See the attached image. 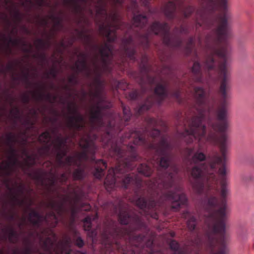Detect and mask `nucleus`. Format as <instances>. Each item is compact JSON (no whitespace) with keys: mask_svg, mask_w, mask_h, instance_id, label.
Masks as SVG:
<instances>
[{"mask_svg":"<svg viewBox=\"0 0 254 254\" xmlns=\"http://www.w3.org/2000/svg\"><path fill=\"white\" fill-rule=\"evenodd\" d=\"M90 127L92 130H98L104 126L103 116L98 115L90 112L89 119Z\"/></svg>","mask_w":254,"mask_h":254,"instance_id":"aec40b11","label":"nucleus"},{"mask_svg":"<svg viewBox=\"0 0 254 254\" xmlns=\"http://www.w3.org/2000/svg\"><path fill=\"white\" fill-rule=\"evenodd\" d=\"M38 3V5L41 7L44 5L46 0H35Z\"/></svg>","mask_w":254,"mask_h":254,"instance_id":"680f3d73","label":"nucleus"},{"mask_svg":"<svg viewBox=\"0 0 254 254\" xmlns=\"http://www.w3.org/2000/svg\"><path fill=\"white\" fill-rule=\"evenodd\" d=\"M38 58L42 61H45L46 60V56L45 53H41L37 56Z\"/></svg>","mask_w":254,"mask_h":254,"instance_id":"bf43d9fd","label":"nucleus"},{"mask_svg":"<svg viewBox=\"0 0 254 254\" xmlns=\"http://www.w3.org/2000/svg\"><path fill=\"white\" fill-rule=\"evenodd\" d=\"M103 68L110 72L112 70L111 64L113 60V48L109 43H105L99 48Z\"/></svg>","mask_w":254,"mask_h":254,"instance_id":"ddd939ff","label":"nucleus"},{"mask_svg":"<svg viewBox=\"0 0 254 254\" xmlns=\"http://www.w3.org/2000/svg\"><path fill=\"white\" fill-rule=\"evenodd\" d=\"M5 216L6 219L10 221H13L15 219V214L12 212L5 213Z\"/></svg>","mask_w":254,"mask_h":254,"instance_id":"5fc2aeb1","label":"nucleus"},{"mask_svg":"<svg viewBox=\"0 0 254 254\" xmlns=\"http://www.w3.org/2000/svg\"><path fill=\"white\" fill-rule=\"evenodd\" d=\"M22 153L25 155L27 159L29 160H32L33 163H32V165H34L35 164V159L34 157H33L31 155H29L27 151H26V149L25 148H24L23 150H22Z\"/></svg>","mask_w":254,"mask_h":254,"instance_id":"09e8293b","label":"nucleus"},{"mask_svg":"<svg viewBox=\"0 0 254 254\" xmlns=\"http://www.w3.org/2000/svg\"><path fill=\"white\" fill-rule=\"evenodd\" d=\"M25 124L26 125H31V126L34 125V123L32 122L29 119H27L25 121Z\"/></svg>","mask_w":254,"mask_h":254,"instance_id":"0e129e2a","label":"nucleus"},{"mask_svg":"<svg viewBox=\"0 0 254 254\" xmlns=\"http://www.w3.org/2000/svg\"><path fill=\"white\" fill-rule=\"evenodd\" d=\"M6 140L7 145L9 147V151H10L11 146L14 147V144L18 142V139L16 135L11 132L6 134Z\"/></svg>","mask_w":254,"mask_h":254,"instance_id":"2f4dec72","label":"nucleus"},{"mask_svg":"<svg viewBox=\"0 0 254 254\" xmlns=\"http://www.w3.org/2000/svg\"><path fill=\"white\" fill-rule=\"evenodd\" d=\"M97 56H95L92 60V64L94 66V73L96 75V77L94 79V82L96 85L95 91H90V95L93 98H96L98 100V103H103L106 101V98L103 94L102 92V82L101 80L100 66L97 64Z\"/></svg>","mask_w":254,"mask_h":254,"instance_id":"f8f14e48","label":"nucleus"},{"mask_svg":"<svg viewBox=\"0 0 254 254\" xmlns=\"http://www.w3.org/2000/svg\"><path fill=\"white\" fill-rule=\"evenodd\" d=\"M57 178L61 183H65L68 180V177L65 173L61 174L59 177L57 176Z\"/></svg>","mask_w":254,"mask_h":254,"instance_id":"c03bdc74","label":"nucleus"},{"mask_svg":"<svg viewBox=\"0 0 254 254\" xmlns=\"http://www.w3.org/2000/svg\"><path fill=\"white\" fill-rule=\"evenodd\" d=\"M64 164L62 166H59V168H66L68 167L69 173H70V170L69 169L70 167L72 165L79 167L80 166V162H78L77 158L75 156H68L65 158V160H64Z\"/></svg>","mask_w":254,"mask_h":254,"instance_id":"393cba45","label":"nucleus"},{"mask_svg":"<svg viewBox=\"0 0 254 254\" xmlns=\"http://www.w3.org/2000/svg\"><path fill=\"white\" fill-rule=\"evenodd\" d=\"M51 139V135L49 131H45L42 132L38 137V141L43 144L40 148L39 151L42 156H48L49 155L51 145L49 143Z\"/></svg>","mask_w":254,"mask_h":254,"instance_id":"f3484780","label":"nucleus"},{"mask_svg":"<svg viewBox=\"0 0 254 254\" xmlns=\"http://www.w3.org/2000/svg\"><path fill=\"white\" fill-rule=\"evenodd\" d=\"M75 254H85V253L77 251L75 253Z\"/></svg>","mask_w":254,"mask_h":254,"instance_id":"774afa93","label":"nucleus"},{"mask_svg":"<svg viewBox=\"0 0 254 254\" xmlns=\"http://www.w3.org/2000/svg\"><path fill=\"white\" fill-rule=\"evenodd\" d=\"M29 69H27V71L25 72H23L22 78L28 84H30V82L29 81Z\"/></svg>","mask_w":254,"mask_h":254,"instance_id":"8fccbe9b","label":"nucleus"},{"mask_svg":"<svg viewBox=\"0 0 254 254\" xmlns=\"http://www.w3.org/2000/svg\"><path fill=\"white\" fill-rule=\"evenodd\" d=\"M193 76L191 78L188 77L187 81H181L183 87H186L189 89L193 87V82H203V75L201 71V65L197 61L194 62L191 68Z\"/></svg>","mask_w":254,"mask_h":254,"instance_id":"2eb2a0df","label":"nucleus"},{"mask_svg":"<svg viewBox=\"0 0 254 254\" xmlns=\"http://www.w3.org/2000/svg\"><path fill=\"white\" fill-rule=\"evenodd\" d=\"M124 2V0H113V3L115 6L117 5L122 6Z\"/></svg>","mask_w":254,"mask_h":254,"instance_id":"4d7b16f0","label":"nucleus"},{"mask_svg":"<svg viewBox=\"0 0 254 254\" xmlns=\"http://www.w3.org/2000/svg\"><path fill=\"white\" fill-rule=\"evenodd\" d=\"M78 57L79 58H81V59H87V54H86L85 53H80L78 55Z\"/></svg>","mask_w":254,"mask_h":254,"instance_id":"e2e57ef3","label":"nucleus"},{"mask_svg":"<svg viewBox=\"0 0 254 254\" xmlns=\"http://www.w3.org/2000/svg\"><path fill=\"white\" fill-rule=\"evenodd\" d=\"M35 44L38 49H44L46 48H49L51 45L49 40L47 41H45L42 39H37Z\"/></svg>","mask_w":254,"mask_h":254,"instance_id":"f704fd0d","label":"nucleus"},{"mask_svg":"<svg viewBox=\"0 0 254 254\" xmlns=\"http://www.w3.org/2000/svg\"><path fill=\"white\" fill-rule=\"evenodd\" d=\"M177 8L185 18L189 17L194 11V8L191 5H186L183 0H174L168 1L164 6L163 12L165 16L169 19L176 17Z\"/></svg>","mask_w":254,"mask_h":254,"instance_id":"9d476101","label":"nucleus"},{"mask_svg":"<svg viewBox=\"0 0 254 254\" xmlns=\"http://www.w3.org/2000/svg\"><path fill=\"white\" fill-rule=\"evenodd\" d=\"M10 113L12 115L15 119L17 120L20 118V110L18 107H15L13 109L11 110Z\"/></svg>","mask_w":254,"mask_h":254,"instance_id":"79ce46f5","label":"nucleus"},{"mask_svg":"<svg viewBox=\"0 0 254 254\" xmlns=\"http://www.w3.org/2000/svg\"><path fill=\"white\" fill-rule=\"evenodd\" d=\"M202 9L196 12V28L202 26L206 29L214 28L212 34L207 38V42L212 46L205 56L203 65L206 78H213L219 75L220 83H230V75L228 69V61L230 46L227 41L230 29L226 13L216 14L217 11L224 12L227 0H204Z\"/></svg>","mask_w":254,"mask_h":254,"instance_id":"f03ea898","label":"nucleus"},{"mask_svg":"<svg viewBox=\"0 0 254 254\" xmlns=\"http://www.w3.org/2000/svg\"><path fill=\"white\" fill-rule=\"evenodd\" d=\"M96 138L97 136L95 134H94L93 138H91L90 133L85 132V135L81 137L79 143V145L82 149V151L78 152L75 157L78 162H80V166L83 161H89V164L93 166L94 177L97 179H100L105 175L107 165L106 162L102 159L96 160L95 159L94 155L97 147L93 139H95Z\"/></svg>","mask_w":254,"mask_h":254,"instance_id":"0eeeda50","label":"nucleus"},{"mask_svg":"<svg viewBox=\"0 0 254 254\" xmlns=\"http://www.w3.org/2000/svg\"><path fill=\"white\" fill-rule=\"evenodd\" d=\"M11 200L12 202V205L14 206L15 204L21 206L25 203L24 199H20L17 195L12 194L11 196Z\"/></svg>","mask_w":254,"mask_h":254,"instance_id":"e433bc0d","label":"nucleus"},{"mask_svg":"<svg viewBox=\"0 0 254 254\" xmlns=\"http://www.w3.org/2000/svg\"><path fill=\"white\" fill-rule=\"evenodd\" d=\"M106 3L104 0H98L96 5L97 13L98 14L104 16L106 17V23H102L99 26V30L101 33L105 36L109 42H113L117 40V35L116 31L122 29L123 26H127V33L131 32L135 33L137 39V32L138 31L134 28H138L139 29L143 28L147 24V18L143 14L136 13L135 11L137 10L138 5L136 1H133L132 6L134 9L133 10L132 23L131 25L127 24L122 22L120 19V15L117 12H113L110 14L107 12Z\"/></svg>","mask_w":254,"mask_h":254,"instance_id":"39448f33","label":"nucleus"},{"mask_svg":"<svg viewBox=\"0 0 254 254\" xmlns=\"http://www.w3.org/2000/svg\"><path fill=\"white\" fill-rule=\"evenodd\" d=\"M142 5L147 8L149 9V3L150 0H140Z\"/></svg>","mask_w":254,"mask_h":254,"instance_id":"13d9d810","label":"nucleus"},{"mask_svg":"<svg viewBox=\"0 0 254 254\" xmlns=\"http://www.w3.org/2000/svg\"><path fill=\"white\" fill-rule=\"evenodd\" d=\"M16 190L19 193L22 194L24 191L25 186L23 184H20L17 186Z\"/></svg>","mask_w":254,"mask_h":254,"instance_id":"603ef678","label":"nucleus"},{"mask_svg":"<svg viewBox=\"0 0 254 254\" xmlns=\"http://www.w3.org/2000/svg\"><path fill=\"white\" fill-rule=\"evenodd\" d=\"M72 69H76L77 72H81L87 78L90 77L92 72L91 69L87 64V59L78 60L72 67Z\"/></svg>","mask_w":254,"mask_h":254,"instance_id":"a211bd4d","label":"nucleus"},{"mask_svg":"<svg viewBox=\"0 0 254 254\" xmlns=\"http://www.w3.org/2000/svg\"><path fill=\"white\" fill-rule=\"evenodd\" d=\"M122 108L123 116H119L120 125L110 121L107 139L103 140L110 155L117 161L116 167L108 170L104 186L111 191L116 187L127 189L132 185L139 213L157 219L158 212L167 205L177 211L188 201L181 187L175 183L179 168L173 163V145L165 136L155 142L161 132L154 128L157 121L152 118L146 119L147 125L152 129L129 130L117 142L116 134L122 130V124L127 125L131 115L128 107L122 104Z\"/></svg>","mask_w":254,"mask_h":254,"instance_id":"f257e3e1","label":"nucleus"},{"mask_svg":"<svg viewBox=\"0 0 254 254\" xmlns=\"http://www.w3.org/2000/svg\"><path fill=\"white\" fill-rule=\"evenodd\" d=\"M195 46V38L193 37H190L186 45L184 47V51L187 55H190L194 49Z\"/></svg>","mask_w":254,"mask_h":254,"instance_id":"c85d7f7f","label":"nucleus"},{"mask_svg":"<svg viewBox=\"0 0 254 254\" xmlns=\"http://www.w3.org/2000/svg\"><path fill=\"white\" fill-rule=\"evenodd\" d=\"M39 23L43 26H46L48 24V20L45 18L40 19L39 21Z\"/></svg>","mask_w":254,"mask_h":254,"instance_id":"052dcab7","label":"nucleus"},{"mask_svg":"<svg viewBox=\"0 0 254 254\" xmlns=\"http://www.w3.org/2000/svg\"><path fill=\"white\" fill-rule=\"evenodd\" d=\"M49 18L54 22V27L55 28H57L59 27H63L62 23V19L61 17L52 14L49 16Z\"/></svg>","mask_w":254,"mask_h":254,"instance_id":"c9c22d12","label":"nucleus"},{"mask_svg":"<svg viewBox=\"0 0 254 254\" xmlns=\"http://www.w3.org/2000/svg\"><path fill=\"white\" fill-rule=\"evenodd\" d=\"M68 81L70 83H72L73 84H77L78 83L77 75L73 74V75L70 76L68 78Z\"/></svg>","mask_w":254,"mask_h":254,"instance_id":"a18cd8bd","label":"nucleus"},{"mask_svg":"<svg viewBox=\"0 0 254 254\" xmlns=\"http://www.w3.org/2000/svg\"><path fill=\"white\" fill-rule=\"evenodd\" d=\"M58 179L57 178V176L55 175H53L52 177L49 179V186L48 187V190L49 191H55V190H53L52 188L55 187L56 185L57 181Z\"/></svg>","mask_w":254,"mask_h":254,"instance_id":"4c0bfd02","label":"nucleus"},{"mask_svg":"<svg viewBox=\"0 0 254 254\" xmlns=\"http://www.w3.org/2000/svg\"><path fill=\"white\" fill-rule=\"evenodd\" d=\"M68 139V137L66 136L62 137L61 135L57 136L55 139L54 143V148L56 150L66 149L64 148L66 146V143Z\"/></svg>","mask_w":254,"mask_h":254,"instance_id":"a878e982","label":"nucleus"},{"mask_svg":"<svg viewBox=\"0 0 254 254\" xmlns=\"http://www.w3.org/2000/svg\"><path fill=\"white\" fill-rule=\"evenodd\" d=\"M67 109L72 115L68 116L66 126L72 131V137L74 138L77 132L85 129V121L83 116L78 112V108L75 103H69Z\"/></svg>","mask_w":254,"mask_h":254,"instance_id":"1a4fd4ad","label":"nucleus"},{"mask_svg":"<svg viewBox=\"0 0 254 254\" xmlns=\"http://www.w3.org/2000/svg\"><path fill=\"white\" fill-rule=\"evenodd\" d=\"M48 74L51 75L53 78H56L57 76L58 71L56 68L53 67L50 70Z\"/></svg>","mask_w":254,"mask_h":254,"instance_id":"864d4df0","label":"nucleus"},{"mask_svg":"<svg viewBox=\"0 0 254 254\" xmlns=\"http://www.w3.org/2000/svg\"><path fill=\"white\" fill-rule=\"evenodd\" d=\"M138 173L146 177L150 176L153 171V168L148 164H140L137 167Z\"/></svg>","mask_w":254,"mask_h":254,"instance_id":"bb28decb","label":"nucleus"},{"mask_svg":"<svg viewBox=\"0 0 254 254\" xmlns=\"http://www.w3.org/2000/svg\"><path fill=\"white\" fill-rule=\"evenodd\" d=\"M21 42L20 40L18 39H12L11 37L8 38V43L11 44L13 46H18Z\"/></svg>","mask_w":254,"mask_h":254,"instance_id":"de8ad7c7","label":"nucleus"},{"mask_svg":"<svg viewBox=\"0 0 254 254\" xmlns=\"http://www.w3.org/2000/svg\"><path fill=\"white\" fill-rule=\"evenodd\" d=\"M22 220H23V222H20V223H19L18 224V227H19V228H21L23 226V223H24V222H25V217L23 218H22Z\"/></svg>","mask_w":254,"mask_h":254,"instance_id":"69168bd1","label":"nucleus"},{"mask_svg":"<svg viewBox=\"0 0 254 254\" xmlns=\"http://www.w3.org/2000/svg\"><path fill=\"white\" fill-rule=\"evenodd\" d=\"M145 61H147V58L145 55H143L140 72L138 75L137 81L140 85L142 93L146 92V89L145 87L146 84H147L150 86L156 84L154 90L155 96L151 95L147 97L143 104L136 108V116L141 115L145 111L150 109L155 104L160 106L166 99L169 97L174 98L180 104L183 103L184 99L182 97V90L178 88L170 92L168 82L161 79L160 82H158L157 76L150 75V67L147 63H144Z\"/></svg>","mask_w":254,"mask_h":254,"instance_id":"20e7f679","label":"nucleus"},{"mask_svg":"<svg viewBox=\"0 0 254 254\" xmlns=\"http://www.w3.org/2000/svg\"><path fill=\"white\" fill-rule=\"evenodd\" d=\"M71 243L70 237L66 235L57 243L48 237L43 243L45 253H40L39 254H72L73 252L70 249Z\"/></svg>","mask_w":254,"mask_h":254,"instance_id":"6e6552de","label":"nucleus"},{"mask_svg":"<svg viewBox=\"0 0 254 254\" xmlns=\"http://www.w3.org/2000/svg\"><path fill=\"white\" fill-rule=\"evenodd\" d=\"M33 251V249L30 246H27L23 250V251L21 253V254H31ZM37 253L38 254L40 252H39L38 250H37Z\"/></svg>","mask_w":254,"mask_h":254,"instance_id":"49530a36","label":"nucleus"},{"mask_svg":"<svg viewBox=\"0 0 254 254\" xmlns=\"http://www.w3.org/2000/svg\"><path fill=\"white\" fill-rule=\"evenodd\" d=\"M30 176H31L34 180L43 183V176L40 172H36L33 175L30 174Z\"/></svg>","mask_w":254,"mask_h":254,"instance_id":"a19ab883","label":"nucleus"},{"mask_svg":"<svg viewBox=\"0 0 254 254\" xmlns=\"http://www.w3.org/2000/svg\"><path fill=\"white\" fill-rule=\"evenodd\" d=\"M140 94L136 90L130 92L128 94V97L132 100H135L140 97Z\"/></svg>","mask_w":254,"mask_h":254,"instance_id":"ea45409f","label":"nucleus"},{"mask_svg":"<svg viewBox=\"0 0 254 254\" xmlns=\"http://www.w3.org/2000/svg\"><path fill=\"white\" fill-rule=\"evenodd\" d=\"M22 101L25 104L29 103L30 101V98L28 95L24 94L21 98Z\"/></svg>","mask_w":254,"mask_h":254,"instance_id":"6e6d98bb","label":"nucleus"},{"mask_svg":"<svg viewBox=\"0 0 254 254\" xmlns=\"http://www.w3.org/2000/svg\"><path fill=\"white\" fill-rule=\"evenodd\" d=\"M2 231L8 235V240L10 243H15L18 237L17 232L12 226H8L2 229Z\"/></svg>","mask_w":254,"mask_h":254,"instance_id":"b1692460","label":"nucleus"},{"mask_svg":"<svg viewBox=\"0 0 254 254\" xmlns=\"http://www.w3.org/2000/svg\"><path fill=\"white\" fill-rule=\"evenodd\" d=\"M122 46L125 54L130 60L136 61L135 57L136 46L132 36L129 35L128 37H124L122 39Z\"/></svg>","mask_w":254,"mask_h":254,"instance_id":"dca6fc26","label":"nucleus"},{"mask_svg":"<svg viewBox=\"0 0 254 254\" xmlns=\"http://www.w3.org/2000/svg\"><path fill=\"white\" fill-rule=\"evenodd\" d=\"M12 254H21L18 251L14 250Z\"/></svg>","mask_w":254,"mask_h":254,"instance_id":"338daca9","label":"nucleus"},{"mask_svg":"<svg viewBox=\"0 0 254 254\" xmlns=\"http://www.w3.org/2000/svg\"><path fill=\"white\" fill-rule=\"evenodd\" d=\"M62 200L57 201L54 200H51L46 204L47 208L52 209L51 211L47 213L45 216H43V220L47 223L50 222V219H52L54 221L53 227H56L59 223V216H63L64 213L66 211L65 203L68 199V197L65 195H61Z\"/></svg>","mask_w":254,"mask_h":254,"instance_id":"9b49d317","label":"nucleus"},{"mask_svg":"<svg viewBox=\"0 0 254 254\" xmlns=\"http://www.w3.org/2000/svg\"><path fill=\"white\" fill-rule=\"evenodd\" d=\"M9 156L8 161L4 162L5 165L0 166V176L8 177L11 175L13 167L18 163L16 150L14 147H11L9 151ZM4 163V162H2Z\"/></svg>","mask_w":254,"mask_h":254,"instance_id":"4468645a","label":"nucleus"},{"mask_svg":"<svg viewBox=\"0 0 254 254\" xmlns=\"http://www.w3.org/2000/svg\"><path fill=\"white\" fill-rule=\"evenodd\" d=\"M118 218L122 225H129L119 227L111 221L104 223L103 227L98 225L96 229L91 231L92 218L87 216L83 220L84 229L91 231L92 237H96L98 234L101 235L107 249L105 254H114L115 249L123 254H163L160 250H155L153 236L147 238L144 235L136 234L137 230L147 231L141 216L134 212L121 209Z\"/></svg>","mask_w":254,"mask_h":254,"instance_id":"7ed1b4c3","label":"nucleus"},{"mask_svg":"<svg viewBox=\"0 0 254 254\" xmlns=\"http://www.w3.org/2000/svg\"><path fill=\"white\" fill-rule=\"evenodd\" d=\"M64 4L69 6L74 13H78L81 11V6L75 0H64Z\"/></svg>","mask_w":254,"mask_h":254,"instance_id":"cd10ccee","label":"nucleus"},{"mask_svg":"<svg viewBox=\"0 0 254 254\" xmlns=\"http://www.w3.org/2000/svg\"><path fill=\"white\" fill-rule=\"evenodd\" d=\"M28 220L33 226L39 228L43 221V216L38 211L31 209L28 214Z\"/></svg>","mask_w":254,"mask_h":254,"instance_id":"4be33fe9","label":"nucleus"},{"mask_svg":"<svg viewBox=\"0 0 254 254\" xmlns=\"http://www.w3.org/2000/svg\"><path fill=\"white\" fill-rule=\"evenodd\" d=\"M45 88L44 86H42L40 90L38 91L32 92L33 98L37 101H42L45 99L50 103H53L57 99L56 96H52L51 94L48 93L46 94L41 91V90Z\"/></svg>","mask_w":254,"mask_h":254,"instance_id":"412c9836","label":"nucleus"},{"mask_svg":"<svg viewBox=\"0 0 254 254\" xmlns=\"http://www.w3.org/2000/svg\"><path fill=\"white\" fill-rule=\"evenodd\" d=\"M35 44L38 49H44L46 48H49L51 45L49 40L47 41H45L42 39H37Z\"/></svg>","mask_w":254,"mask_h":254,"instance_id":"72a5a7b5","label":"nucleus"},{"mask_svg":"<svg viewBox=\"0 0 254 254\" xmlns=\"http://www.w3.org/2000/svg\"><path fill=\"white\" fill-rule=\"evenodd\" d=\"M15 69V66L13 64H7L5 68L0 69V72L2 73H6V71H13Z\"/></svg>","mask_w":254,"mask_h":254,"instance_id":"37998d69","label":"nucleus"},{"mask_svg":"<svg viewBox=\"0 0 254 254\" xmlns=\"http://www.w3.org/2000/svg\"><path fill=\"white\" fill-rule=\"evenodd\" d=\"M72 211V222L70 223V231L73 235V241L74 242V245L78 247L79 248H82L84 245L85 243L84 240L81 238V237L79 236V232L72 226L73 223L74 222V219L73 218L74 215L75 214L76 211L75 209L73 208L71 210Z\"/></svg>","mask_w":254,"mask_h":254,"instance_id":"6ab92c4d","label":"nucleus"},{"mask_svg":"<svg viewBox=\"0 0 254 254\" xmlns=\"http://www.w3.org/2000/svg\"><path fill=\"white\" fill-rule=\"evenodd\" d=\"M73 172L72 177L74 180H81L85 177V170L84 168L81 167V166L77 167Z\"/></svg>","mask_w":254,"mask_h":254,"instance_id":"7c9ffc66","label":"nucleus"},{"mask_svg":"<svg viewBox=\"0 0 254 254\" xmlns=\"http://www.w3.org/2000/svg\"><path fill=\"white\" fill-rule=\"evenodd\" d=\"M102 103H98L95 106L96 109H92L91 110V112L97 114L98 115L103 116L102 115V110L104 109H109L111 107L110 103H108L105 106H103L101 105Z\"/></svg>","mask_w":254,"mask_h":254,"instance_id":"473e14b6","label":"nucleus"},{"mask_svg":"<svg viewBox=\"0 0 254 254\" xmlns=\"http://www.w3.org/2000/svg\"><path fill=\"white\" fill-rule=\"evenodd\" d=\"M182 216L187 219V226L190 231L194 230L196 225V218L190 211L187 210L182 214Z\"/></svg>","mask_w":254,"mask_h":254,"instance_id":"5701e85b","label":"nucleus"},{"mask_svg":"<svg viewBox=\"0 0 254 254\" xmlns=\"http://www.w3.org/2000/svg\"><path fill=\"white\" fill-rule=\"evenodd\" d=\"M79 38L83 40L86 43H88L91 39V36L90 35L85 34L83 31L78 32Z\"/></svg>","mask_w":254,"mask_h":254,"instance_id":"58836bf2","label":"nucleus"},{"mask_svg":"<svg viewBox=\"0 0 254 254\" xmlns=\"http://www.w3.org/2000/svg\"><path fill=\"white\" fill-rule=\"evenodd\" d=\"M170 27L167 23H160L158 21L154 22L147 29L144 34L137 32V42L139 46L142 47L144 50L149 47L150 37L152 34L159 35L163 39L165 45L172 48L182 49L183 42L181 34H187L189 29L187 26L182 25L180 27H176L173 34H170Z\"/></svg>","mask_w":254,"mask_h":254,"instance_id":"423d86ee","label":"nucleus"},{"mask_svg":"<svg viewBox=\"0 0 254 254\" xmlns=\"http://www.w3.org/2000/svg\"><path fill=\"white\" fill-rule=\"evenodd\" d=\"M56 164L58 167L62 166L64 164L63 158L66 155V149L56 150Z\"/></svg>","mask_w":254,"mask_h":254,"instance_id":"c756f323","label":"nucleus"},{"mask_svg":"<svg viewBox=\"0 0 254 254\" xmlns=\"http://www.w3.org/2000/svg\"><path fill=\"white\" fill-rule=\"evenodd\" d=\"M14 18L16 21H17L18 22H20L21 21L22 15H21V13H20V12L18 10L15 11L14 13Z\"/></svg>","mask_w":254,"mask_h":254,"instance_id":"3c124183","label":"nucleus"}]
</instances>
